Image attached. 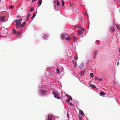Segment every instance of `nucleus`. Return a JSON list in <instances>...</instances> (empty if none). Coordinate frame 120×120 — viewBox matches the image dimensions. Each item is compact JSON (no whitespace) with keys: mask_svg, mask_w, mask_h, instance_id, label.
I'll return each instance as SVG.
<instances>
[{"mask_svg":"<svg viewBox=\"0 0 120 120\" xmlns=\"http://www.w3.org/2000/svg\"><path fill=\"white\" fill-rule=\"evenodd\" d=\"M53 94H54V97L57 99H59L60 98V97L58 95L56 94L55 92H52Z\"/></svg>","mask_w":120,"mask_h":120,"instance_id":"nucleus-3","label":"nucleus"},{"mask_svg":"<svg viewBox=\"0 0 120 120\" xmlns=\"http://www.w3.org/2000/svg\"><path fill=\"white\" fill-rule=\"evenodd\" d=\"M33 8L32 7L30 9V12L32 11L33 10Z\"/></svg>","mask_w":120,"mask_h":120,"instance_id":"nucleus-29","label":"nucleus"},{"mask_svg":"<svg viewBox=\"0 0 120 120\" xmlns=\"http://www.w3.org/2000/svg\"><path fill=\"white\" fill-rule=\"evenodd\" d=\"M119 64V62H118L117 63V65H118Z\"/></svg>","mask_w":120,"mask_h":120,"instance_id":"nucleus-45","label":"nucleus"},{"mask_svg":"<svg viewBox=\"0 0 120 120\" xmlns=\"http://www.w3.org/2000/svg\"><path fill=\"white\" fill-rule=\"evenodd\" d=\"M50 68H52V67H51Z\"/></svg>","mask_w":120,"mask_h":120,"instance_id":"nucleus-46","label":"nucleus"},{"mask_svg":"<svg viewBox=\"0 0 120 120\" xmlns=\"http://www.w3.org/2000/svg\"><path fill=\"white\" fill-rule=\"evenodd\" d=\"M79 114L81 115H84V113L81 110H80L79 111Z\"/></svg>","mask_w":120,"mask_h":120,"instance_id":"nucleus-12","label":"nucleus"},{"mask_svg":"<svg viewBox=\"0 0 120 120\" xmlns=\"http://www.w3.org/2000/svg\"><path fill=\"white\" fill-rule=\"evenodd\" d=\"M32 0V2H34V1H35V0Z\"/></svg>","mask_w":120,"mask_h":120,"instance_id":"nucleus-42","label":"nucleus"},{"mask_svg":"<svg viewBox=\"0 0 120 120\" xmlns=\"http://www.w3.org/2000/svg\"><path fill=\"white\" fill-rule=\"evenodd\" d=\"M42 0H38V4L39 5H40L41 4Z\"/></svg>","mask_w":120,"mask_h":120,"instance_id":"nucleus-18","label":"nucleus"},{"mask_svg":"<svg viewBox=\"0 0 120 120\" xmlns=\"http://www.w3.org/2000/svg\"><path fill=\"white\" fill-rule=\"evenodd\" d=\"M1 1V0H0V1Z\"/></svg>","mask_w":120,"mask_h":120,"instance_id":"nucleus-47","label":"nucleus"},{"mask_svg":"<svg viewBox=\"0 0 120 120\" xmlns=\"http://www.w3.org/2000/svg\"><path fill=\"white\" fill-rule=\"evenodd\" d=\"M82 30L83 31H85V30L83 28H82Z\"/></svg>","mask_w":120,"mask_h":120,"instance_id":"nucleus-39","label":"nucleus"},{"mask_svg":"<svg viewBox=\"0 0 120 120\" xmlns=\"http://www.w3.org/2000/svg\"><path fill=\"white\" fill-rule=\"evenodd\" d=\"M62 5L63 6L64 5V1L63 0H62Z\"/></svg>","mask_w":120,"mask_h":120,"instance_id":"nucleus-31","label":"nucleus"},{"mask_svg":"<svg viewBox=\"0 0 120 120\" xmlns=\"http://www.w3.org/2000/svg\"><path fill=\"white\" fill-rule=\"evenodd\" d=\"M47 36L46 35H45L44 37V39H46L47 38Z\"/></svg>","mask_w":120,"mask_h":120,"instance_id":"nucleus-32","label":"nucleus"},{"mask_svg":"<svg viewBox=\"0 0 120 120\" xmlns=\"http://www.w3.org/2000/svg\"><path fill=\"white\" fill-rule=\"evenodd\" d=\"M73 37V40L74 41H75V39H76V37H75V36L74 34H72L71 35Z\"/></svg>","mask_w":120,"mask_h":120,"instance_id":"nucleus-9","label":"nucleus"},{"mask_svg":"<svg viewBox=\"0 0 120 120\" xmlns=\"http://www.w3.org/2000/svg\"><path fill=\"white\" fill-rule=\"evenodd\" d=\"M22 30V28H20V31H21V30Z\"/></svg>","mask_w":120,"mask_h":120,"instance_id":"nucleus-41","label":"nucleus"},{"mask_svg":"<svg viewBox=\"0 0 120 120\" xmlns=\"http://www.w3.org/2000/svg\"><path fill=\"white\" fill-rule=\"evenodd\" d=\"M33 16L34 17L35 16V13H34Z\"/></svg>","mask_w":120,"mask_h":120,"instance_id":"nucleus-36","label":"nucleus"},{"mask_svg":"<svg viewBox=\"0 0 120 120\" xmlns=\"http://www.w3.org/2000/svg\"><path fill=\"white\" fill-rule=\"evenodd\" d=\"M79 119L80 120H82V119L81 118H79Z\"/></svg>","mask_w":120,"mask_h":120,"instance_id":"nucleus-43","label":"nucleus"},{"mask_svg":"<svg viewBox=\"0 0 120 120\" xmlns=\"http://www.w3.org/2000/svg\"><path fill=\"white\" fill-rule=\"evenodd\" d=\"M56 2L57 3V4L58 5H59V3L58 1L57 0L56 1Z\"/></svg>","mask_w":120,"mask_h":120,"instance_id":"nucleus-35","label":"nucleus"},{"mask_svg":"<svg viewBox=\"0 0 120 120\" xmlns=\"http://www.w3.org/2000/svg\"><path fill=\"white\" fill-rule=\"evenodd\" d=\"M5 18V17L4 16H1L0 18L1 21L3 22L4 21V19Z\"/></svg>","mask_w":120,"mask_h":120,"instance_id":"nucleus-8","label":"nucleus"},{"mask_svg":"<svg viewBox=\"0 0 120 120\" xmlns=\"http://www.w3.org/2000/svg\"><path fill=\"white\" fill-rule=\"evenodd\" d=\"M30 16V14L29 13H28L27 15V17L29 18Z\"/></svg>","mask_w":120,"mask_h":120,"instance_id":"nucleus-24","label":"nucleus"},{"mask_svg":"<svg viewBox=\"0 0 120 120\" xmlns=\"http://www.w3.org/2000/svg\"><path fill=\"white\" fill-rule=\"evenodd\" d=\"M89 86L91 87L94 88H96V87L94 85L92 84H90L89 85Z\"/></svg>","mask_w":120,"mask_h":120,"instance_id":"nucleus-15","label":"nucleus"},{"mask_svg":"<svg viewBox=\"0 0 120 120\" xmlns=\"http://www.w3.org/2000/svg\"><path fill=\"white\" fill-rule=\"evenodd\" d=\"M78 57H77V56H76V57H74V59L75 60H77L78 59Z\"/></svg>","mask_w":120,"mask_h":120,"instance_id":"nucleus-34","label":"nucleus"},{"mask_svg":"<svg viewBox=\"0 0 120 120\" xmlns=\"http://www.w3.org/2000/svg\"><path fill=\"white\" fill-rule=\"evenodd\" d=\"M22 19H20L19 20L15 19V21L16 23H21L20 22L22 21Z\"/></svg>","mask_w":120,"mask_h":120,"instance_id":"nucleus-6","label":"nucleus"},{"mask_svg":"<svg viewBox=\"0 0 120 120\" xmlns=\"http://www.w3.org/2000/svg\"><path fill=\"white\" fill-rule=\"evenodd\" d=\"M70 100H71V99H68L67 100V101H66V102H68Z\"/></svg>","mask_w":120,"mask_h":120,"instance_id":"nucleus-30","label":"nucleus"},{"mask_svg":"<svg viewBox=\"0 0 120 120\" xmlns=\"http://www.w3.org/2000/svg\"><path fill=\"white\" fill-rule=\"evenodd\" d=\"M61 69L63 70L64 69L63 67H62Z\"/></svg>","mask_w":120,"mask_h":120,"instance_id":"nucleus-44","label":"nucleus"},{"mask_svg":"<svg viewBox=\"0 0 120 120\" xmlns=\"http://www.w3.org/2000/svg\"><path fill=\"white\" fill-rule=\"evenodd\" d=\"M96 79H97V80H99V81H102V79L100 78H98V77H96Z\"/></svg>","mask_w":120,"mask_h":120,"instance_id":"nucleus-19","label":"nucleus"},{"mask_svg":"<svg viewBox=\"0 0 120 120\" xmlns=\"http://www.w3.org/2000/svg\"><path fill=\"white\" fill-rule=\"evenodd\" d=\"M67 96H68V97L69 98V99H71V100H72V99L71 97V96H69L68 95H67Z\"/></svg>","mask_w":120,"mask_h":120,"instance_id":"nucleus-25","label":"nucleus"},{"mask_svg":"<svg viewBox=\"0 0 120 120\" xmlns=\"http://www.w3.org/2000/svg\"><path fill=\"white\" fill-rule=\"evenodd\" d=\"M97 55V52L96 51H94L93 53V57L94 59H95L96 56Z\"/></svg>","mask_w":120,"mask_h":120,"instance_id":"nucleus-5","label":"nucleus"},{"mask_svg":"<svg viewBox=\"0 0 120 120\" xmlns=\"http://www.w3.org/2000/svg\"><path fill=\"white\" fill-rule=\"evenodd\" d=\"M68 104L69 105H70L71 106L73 105V104L71 102H69L68 103Z\"/></svg>","mask_w":120,"mask_h":120,"instance_id":"nucleus-26","label":"nucleus"},{"mask_svg":"<svg viewBox=\"0 0 120 120\" xmlns=\"http://www.w3.org/2000/svg\"><path fill=\"white\" fill-rule=\"evenodd\" d=\"M116 26L117 28L119 30L120 28V25L119 24H117L116 25Z\"/></svg>","mask_w":120,"mask_h":120,"instance_id":"nucleus-22","label":"nucleus"},{"mask_svg":"<svg viewBox=\"0 0 120 120\" xmlns=\"http://www.w3.org/2000/svg\"><path fill=\"white\" fill-rule=\"evenodd\" d=\"M47 91L45 89L41 90V93L42 95H44L47 93Z\"/></svg>","mask_w":120,"mask_h":120,"instance_id":"nucleus-2","label":"nucleus"},{"mask_svg":"<svg viewBox=\"0 0 120 120\" xmlns=\"http://www.w3.org/2000/svg\"><path fill=\"white\" fill-rule=\"evenodd\" d=\"M100 94L101 95L103 96L105 95V93L102 91L100 92Z\"/></svg>","mask_w":120,"mask_h":120,"instance_id":"nucleus-16","label":"nucleus"},{"mask_svg":"<svg viewBox=\"0 0 120 120\" xmlns=\"http://www.w3.org/2000/svg\"><path fill=\"white\" fill-rule=\"evenodd\" d=\"M67 116L68 117H69V115L68 114L67 115Z\"/></svg>","mask_w":120,"mask_h":120,"instance_id":"nucleus-40","label":"nucleus"},{"mask_svg":"<svg viewBox=\"0 0 120 120\" xmlns=\"http://www.w3.org/2000/svg\"><path fill=\"white\" fill-rule=\"evenodd\" d=\"M109 30L112 33H113L115 31L113 26H111Z\"/></svg>","mask_w":120,"mask_h":120,"instance_id":"nucleus-1","label":"nucleus"},{"mask_svg":"<svg viewBox=\"0 0 120 120\" xmlns=\"http://www.w3.org/2000/svg\"><path fill=\"white\" fill-rule=\"evenodd\" d=\"M52 117L51 115L50 114L49 115L47 120H52Z\"/></svg>","mask_w":120,"mask_h":120,"instance_id":"nucleus-7","label":"nucleus"},{"mask_svg":"<svg viewBox=\"0 0 120 120\" xmlns=\"http://www.w3.org/2000/svg\"><path fill=\"white\" fill-rule=\"evenodd\" d=\"M26 22H23L21 25V27H23L26 24Z\"/></svg>","mask_w":120,"mask_h":120,"instance_id":"nucleus-20","label":"nucleus"},{"mask_svg":"<svg viewBox=\"0 0 120 120\" xmlns=\"http://www.w3.org/2000/svg\"><path fill=\"white\" fill-rule=\"evenodd\" d=\"M66 39L67 40L69 41L70 39L71 38L70 37H68L66 38Z\"/></svg>","mask_w":120,"mask_h":120,"instance_id":"nucleus-23","label":"nucleus"},{"mask_svg":"<svg viewBox=\"0 0 120 120\" xmlns=\"http://www.w3.org/2000/svg\"><path fill=\"white\" fill-rule=\"evenodd\" d=\"M73 63L74 65V67L76 68L77 65V64L74 61L73 62Z\"/></svg>","mask_w":120,"mask_h":120,"instance_id":"nucleus-14","label":"nucleus"},{"mask_svg":"<svg viewBox=\"0 0 120 120\" xmlns=\"http://www.w3.org/2000/svg\"><path fill=\"white\" fill-rule=\"evenodd\" d=\"M22 33V31H17V33H16V35H18Z\"/></svg>","mask_w":120,"mask_h":120,"instance_id":"nucleus-10","label":"nucleus"},{"mask_svg":"<svg viewBox=\"0 0 120 120\" xmlns=\"http://www.w3.org/2000/svg\"><path fill=\"white\" fill-rule=\"evenodd\" d=\"M65 35L64 34H62L61 35V38H62L63 39L64 37H65Z\"/></svg>","mask_w":120,"mask_h":120,"instance_id":"nucleus-21","label":"nucleus"},{"mask_svg":"<svg viewBox=\"0 0 120 120\" xmlns=\"http://www.w3.org/2000/svg\"><path fill=\"white\" fill-rule=\"evenodd\" d=\"M90 75L91 76V78L93 77V74L92 73H90Z\"/></svg>","mask_w":120,"mask_h":120,"instance_id":"nucleus-27","label":"nucleus"},{"mask_svg":"<svg viewBox=\"0 0 120 120\" xmlns=\"http://www.w3.org/2000/svg\"><path fill=\"white\" fill-rule=\"evenodd\" d=\"M78 32L79 35H81L82 33V31L80 30H78Z\"/></svg>","mask_w":120,"mask_h":120,"instance_id":"nucleus-13","label":"nucleus"},{"mask_svg":"<svg viewBox=\"0 0 120 120\" xmlns=\"http://www.w3.org/2000/svg\"><path fill=\"white\" fill-rule=\"evenodd\" d=\"M21 23H16L15 24V26L16 28H19L21 26Z\"/></svg>","mask_w":120,"mask_h":120,"instance_id":"nucleus-4","label":"nucleus"},{"mask_svg":"<svg viewBox=\"0 0 120 120\" xmlns=\"http://www.w3.org/2000/svg\"><path fill=\"white\" fill-rule=\"evenodd\" d=\"M34 17H33V16H32L31 17V19H33V18H34Z\"/></svg>","mask_w":120,"mask_h":120,"instance_id":"nucleus-38","label":"nucleus"},{"mask_svg":"<svg viewBox=\"0 0 120 120\" xmlns=\"http://www.w3.org/2000/svg\"><path fill=\"white\" fill-rule=\"evenodd\" d=\"M29 19V18H27L26 19V21H28V20Z\"/></svg>","mask_w":120,"mask_h":120,"instance_id":"nucleus-37","label":"nucleus"},{"mask_svg":"<svg viewBox=\"0 0 120 120\" xmlns=\"http://www.w3.org/2000/svg\"><path fill=\"white\" fill-rule=\"evenodd\" d=\"M12 30L14 33L16 35V34L17 31L15 29H13Z\"/></svg>","mask_w":120,"mask_h":120,"instance_id":"nucleus-17","label":"nucleus"},{"mask_svg":"<svg viewBox=\"0 0 120 120\" xmlns=\"http://www.w3.org/2000/svg\"><path fill=\"white\" fill-rule=\"evenodd\" d=\"M13 6H9V7L10 8H11L12 9L13 8Z\"/></svg>","mask_w":120,"mask_h":120,"instance_id":"nucleus-33","label":"nucleus"},{"mask_svg":"<svg viewBox=\"0 0 120 120\" xmlns=\"http://www.w3.org/2000/svg\"><path fill=\"white\" fill-rule=\"evenodd\" d=\"M85 71L84 70L83 71L82 70V71H81L80 72V74L82 75H83V74L85 72Z\"/></svg>","mask_w":120,"mask_h":120,"instance_id":"nucleus-11","label":"nucleus"},{"mask_svg":"<svg viewBox=\"0 0 120 120\" xmlns=\"http://www.w3.org/2000/svg\"><path fill=\"white\" fill-rule=\"evenodd\" d=\"M56 71L58 73V74H59V69H56Z\"/></svg>","mask_w":120,"mask_h":120,"instance_id":"nucleus-28","label":"nucleus"}]
</instances>
